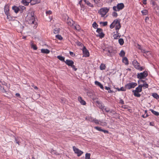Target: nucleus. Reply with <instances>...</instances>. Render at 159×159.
Segmentation results:
<instances>
[{"label": "nucleus", "instance_id": "1", "mask_svg": "<svg viewBox=\"0 0 159 159\" xmlns=\"http://www.w3.org/2000/svg\"><path fill=\"white\" fill-rule=\"evenodd\" d=\"M26 19L28 23L32 25V26L35 28H36V22H35V18L34 15V12L32 11L29 12L26 17Z\"/></svg>", "mask_w": 159, "mask_h": 159}, {"label": "nucleus", "instance_id": "2", "mask_svg": "<svg viewBox=\"0 0 159 159\" xmlns=\"http://www.w3.org/2000/svg\"><path fill=\"white\" fill-rule=\"evenodd\" d=\"M103 52L107 54L109 57L111 56V53L113 52V48L111 46H108L105 48L104 49H103Z\"/></svg>", "mask_w": 159, "mask_h": 159}, {"label": "nucleus", "instance_id": "3", "mask_svg": "<svg viewBox=\"0 0 159 159\" xmlns=\"http://www.w3.org/2000/svg\"><path fill=\"white\" fill-rule=\"evenodd\" d=\"M124 7V5L123 3H118L116 6H114L113 7V10L115 11H119L122 10Z\"/></svg>", "mask_w": 159, "mask_h": 159}, {"label": "nucleus", "instance_id": "4", "mask_svg": "<svg viewBox=\"0 0 159 159\" xmlns=\"http://www.w3.org/2000/svg\"><path fill=\"white\" fill-rule=\"evenodd\" d=\"M109 9L107 7L101 8L98 11V12L101 15L102 17H104L108 11Z\"/></svg>", "mask_w": 159, "mask_h": 159}, {"label": "nucleus", "instance_id": "5", "mask_svg": "<svg viewBox=\"0 0 159 159\" xmlns=\"http://www.w3.org/2000/svg\"><path fill=\"white\" fill-rule=\"evenodd\" d=\"M148 74L147 71H144L143 72L138 73L137 78L140 79H143L148 76Z\"/></svg>", "mask_w": 159, "mask_h": 159}, {"label": "nucleus", "instance_id": "6", "mask_svg": "<svg viewBox=\"0 0 159 159\" xmlns=\"http://www.w3.org/2000/svg\"><path fill=\"white\" fill-rule=\"evenodd\" d=\"M133 63L134 66L135 68L140 71H141L144 69V68L142 66H139V64L136 61H134Z\"/></svg>", "mask_w": 159, "mask_h": 159}, {"label": "nucleus", "instance_id": "7", "mask_svg": "<svg viewBox=\"0 0 159 159\" xmlns=\"http://www.w3.org/2000/svg\"><path fill=\"white\" fill-rule=\"evenodd\" d=\"M137 85V84L134 82L129 83L125 86V88L127 89H131L134 88Z\"/></svg>", "mask_w": 159, "mask_h": 159}, {"label": "nucleus", "instance_id": "8", "mask_svg": "<svg viewBox=\"0 0 159 159\" xmlns=\"http://www.w3.org/2000/svg\"><path fill=\"white\" fill-rule=\"evenodd\" d=\"M73 148L75 153L77 154L78 157L80 156L83 153L82 151L79 150L75 146H73Z\"/></svg>", "mask_w": 159, "mask_h": 159}, {"label": "nucleus", "instance_id": "9", "mask_svg": "<svg viewBox=\"0 0 159 159\" xmlns=\"http://www.w3.org/2000/svg\"><path fill=\"white\" fill-rule=\"evenodd\" d=\"M97 32L98 33L96 35L97 36L101 38L104 37V34L102 33V29L98 28L97 30Z\"/></svg>", "mask_w": 159, "mask_h": 159}, {"label": "nucleus", "instance_id": "10", "mask_svg": "<svg viewBox=\"0 0 159 159\" xmlns=\"http://www.w3.org/2000/svg\"><path fill=\"white\" fill-rule=\"evenodd\" d=\"M66 19H67L66 21L67 24L70 26H73L74 24V21L70 18L68 16H66Z\"/></svg>", "mask_w": 159, "mask_h": 159}, {"label": "nucleus", "instance_id": "11", "mask_svg": "<svg viewBox=\"0 0 159 159\" xmlns=\"http://www.w3.org/2000/svg\"><path fill=\"white\" fill-rule=\"evenodd\" d=\"M114 21H116L115 23L116 29V30H118L121 27L120 21L117 20H115Z\"/></svg>", "mask_w": 159, "mask_h": 159}, {"label": "nucleus", "instance_id": "12", "mask_svg": "<svg viewBox=\"0 0 159 159\" xmlns=\"http://www.w3.org/2000/svg\"><path fill=\"white\" fill-rule=\"evenodd\" d=\"M82 50L84 56L85 57H88L89 56V52L84 46Z\"/></svg>", "mask_w": 159, "mask_h": 159}, {"label": "nucleus", "instance_id": "13", "mask_svg": "<svg viewBox=\"0 0 159 159\" xmlns=\"http://www.w3.org/2000/svg\"><path fill=\"white\" fill-rule=\"evenodd\" d=\"M65 62L68 66H72L74 63V62L71 60H66L65 61Z\"/></svg>", "mask_w": 159, "mask_h": 159}, {"label": "nucleus", "instance_id": "14", "mask_svg": "<svg viewBox=\"0 0 159 159\" xmlns=\"http://www.w3.org/2000/svg\"><path fill=\"white\" fill-rule=\"evenodd\" d=\"M9 7L8 5H6L4 7V12L6 15L9 14Z\"/></svg>", "mask_w": 159, "mask_h": 159}, {"label": "nucleus", "instance_id": "15", "mask_svg": "<svg viewBox=\"0 0 159 159\" xmlns=\"http://www.w3.org/2000/svg\"><path fill=\"white\" fill-rule=\"evenodd\" d=\"M142 90V86L141 85H139L137 88H136L135 90H133V92H136L137 93H139L141 92Z\"/></svg>", "mask_w": 159, "mask_h": 159}, {"label": "nucleus", "instance_id": "16", "mask_svg": "<svg viewBox=\"0 0 159 159\" xmlns=\"http://www.w3.org/2000/svg\"><path fill=\"white\" fill-rule=\"evenodd\" d=\"M78 100L80 103L83 105H85L86 104L85 102L83 100L82 98L80 97H79L78 98Z\"/></svg>", "mask_w": 159, "mask_h": 159}, {"label": "nucleus", "instance_id": "17", "mask_svg": "<svg viewBox=\"0 0 159 159\" xmlns=\"http://www.w3.org/2000/svg\"><path fill=\"white\" fill-rule=\"evenodd\" d=\"M30 45L31 46V48H33L34 50H36L37 49V48L36 46L34 44L33 41H31L30 43Z\"/></svg>", "mask_w": 159, "mask_h": 159}, {"label": "nucleus", "instance_id": "18", "mask_svg": "<svg viewBox=\"0 0 159 159\" xmlns=\"http://www.w3.org/2000/svg\"><path fill=\"white\" fill-rule=\"evenodd\" d=\"M41 51L43 53L48 54L50 52V51L47 49H42Z\"/></svg>", "mask_w": 159, "mask_h": 159}, {"label": "nucleus", "instance_id": "19", "mask_svg": "<svg viewBox=\"0 0 159 159\" xmlns=\"http://www.w3.org/2000/svg\"><path fill=\"white\" fill-rule=\"evenodd\" d=\"M92 121L94 122L95 123L98 124H100L102 125H104L105 124L104 123H103L102 124H100V122L98 120L96 119H94L93 120H92Z\"/></svg>", "mask_w": 159, "mask_h": 159}, {"label": "nucleus", "instance_id": "20", "mask_svg": "<svg viewBox=\"0 0 159 159\" xmlns=\"http://www.w3.org/2000/svg\"><path fill=\"white\" fill-rule=\"evenodd\" d=\"M22 2L25 5H28L30 2L32 3V0H22Z\"/></svg>", "mask_w": 159, "mask_h": 159}, {"label": "nucleus", "instance_id": "21", "mask_svg": "<svg viewBox=\"0 0 159 159\" xmlns=\"http://www.w3.org/2000/svg\"><path fill=\"white\" fill-rule=\"evenodd\" d=\"M96 102L98 104V106L100 108H103L104 106L101 102L98 101H97Z\"/></svg>", "mask_w": 159, "mask_h": 159}, {"label": "nucleus", "instance_id": "22", "mask_svg": "<svg viewBox=\"0 0 159 159\" xmlns=\"http://www.w3.org/2000/svg\"><path fill=\"white\" fill-rule=\"evenodd\" d=\"M122 61L126 65H127L129 64L128 60L126 57H124L123 58Z\"/></svg>", "mask_w": 159, "mask_h": 159}, {"label": "nucleus", "instance_id": "23", "mask_svg": "<svg viewBox=\"0 0 159 159\" xmlns=\"http://www.w3.org/2000/svg\"><path fill=\"white\" fill-rule=\"evenodd\" d=\"M95 84L96 85L99 86L101 89H103V85L99 82L97 81L95 82Z\"/></svg>", "mask_w": 159, "mask_h": 159}, {"label": "nucleus", "instance_id": "24", "mask_svg": "<svg viewBox=\"0 0 159 159\" xmlns=\"http://www.w3.org/2000/svg\"><path fill=\"white\" fill-rule=\"evenodd\" d=\"M83 1H84V2H85V3H86L89 6L93 7V5L91 3L88 1H87V0H83Z\"/></svg>", "mask_w": 159, "mask_h": 159}, {"label": "nucleus", "instance_id": "25", "mask_svg": "<svg viewBox=\"0 0 159 159\" xmlns=\"http://www.w3.org/2000/svg\"><path fill=\"white\" fill-rule=\"evenodd\" d=\"M12 8V9L16 13H17V12H18L19 11V8L16 6H14Z\"/></svg>", "mask_w": 159, "mask_h": 159}, {"label": "nucleus", "instance_id": "26", "mask_svg": "<svg viewBox=\"0 0 159 159\" xmlns=\"http://www.w3.org/2000/svg\"><path fill=\"white\" fill-rule=\"evenodd\" d=\"M40 0H32V4L34 5L40 2Z\"/></svg>", "mask_w": 159, "mask_h": 159}, {"label": "nucleus", "instance_id": "27", "mask_svg": "<svg viewBox=\"0 0 159 159\" xmlns=\"http://www.w3.org/2000/svg\"><path fill=\"white\" fill-rule=\"evenodd\" d=\"M106 66L104 64H101L100 66V69L101 70H104L105 69Z\"/></svg>", "mask_w": 159, "mask_h": 159}, {"label": "nucleus", "instance_id": "28", "mask_svg": "<svg viewBox=\"0 0 159 159\" xmlns=\"http://www.w3.org/2000/svg\"><path fill=\"white\" fill-rule=\"evenodd\" d=\"M150 110L155 115L158 116L159 115V113L158 112L154 111L152 109H150Z\"/></svg>", "mask_w": 159, "mask_h": 159}, {"label": "nucleus", "instance_id": "29", "mask_svg": "<svg viewBox=\"0 0 159 159\" xmlns=\"http://www.w3.org/2000/svg\"><path fill=\"white\" fill-rule=\"evenodd\" d=\"M57 58L60 60L65 62V58L60 56H58L57 57Z\"/></svg>", "mask_w": 159, "mask_h": 159}, {"label": "nucleus", "instance_id": "30", "mask_svg": "<svg viewBox=\"0 0 159 159\" xmlns=\"http://www.w3.org/2000/svg\"><path fill=\"white\" fill-rule=\"evenodd\" d=\"M73 28L77 30H79L80 29V27L79 25H73Z\"/></svg>", "mask_w": 159, "mask_h": 159}, {"label": "nucleus", "instance_id": "31", "mask_svg": "<svg viewBox=\"0 0 159 159\" xmlns=\"http://www.w3.org/2000/svg\"><path fill=\"white\" fill-rule=\"evenodd\" d=\"M125 52L123 50H121L119 54V55L121 57H123L125 55Z\"/></svg>", "mask_w": 159, "mask_h": 159}, {"label": "nucleus", "instance_id": "32", "mask_svg": "<svg viewBox=\"0 0 159 159\" xmlns=\"http://www.w3.org/2000/svg\"><path fill=\"white\" fill-rule=\"evenodd\" d=\"M118 41L119 44L121 45H123L124 43V40L122 39H120L118 40Z\"/></svg>", "mask_w": 159, "mask_h": 159}, {"label": "nucleus", "instance_id": "33", "mask_svg": "<svg viewBox=\"0 0 159 159\" xmlns=\"http://www.w3.org/2000/svg\"><path fill=\"white\" fill-rule=\"evenodd\" d=\"M143 53H144L145 55H146L147 56H149L151 55V52H150L149 51H146L145 50L143 52Z\"/></svg>", "mask_w": 159, "mask_h": 159}, {"label": "nucleus", "instance_id": "34", "mask_svg": "<svg viewBox=\"0 0 159 159\" xmlns=\"http://www.w3.org/2000/svg\"><path fill=\"white\" fill-rule=\"evenodd\" d=\"M60 31V29L58 28H56L54 29V33L55 34H57Z\"/></svg>", "mask_w": 159, "mask_h": 159}, {"label": "nucleus", "instance_id": "35", "mask_svg": "<svg viewBox=\"0 0 159 159\" xmlns=\"http://www.w3.org/2000/svg\"><path fill=\"white\" fill-rule=\"evenodd\" d=\"M152 96L153 97L157 99H158L159 98L158 95L156 93H153L152 94Z\"/></svg>", "mask_w": 159, "mask_h": 159}, {"label": "nucleus", "instance_id": "36", "mask_svg": "<svg viewBox=\"0 0 159 159\" xmlns=\"http://www.w3.org/2000/svg\"><path fill=\"white\" fill-rule=\"evenodd\" d=\"M90 154L89 153H86L85 154V159H90Z\"/></svg>", "mask_w": 159, "mask_h": 159}, {"label": "nucleus", "instance_id": "37", "mask_svg": "<svg viewBox=\"0 0 159 159\" xmlns=\"http://www.w3.org/2000/svg\"><path fill=\"white\" fill-rule=\"evenodd\" d=\"M56 37L57 38L60 40H61L63 39V38L61 37V35H57L56 36Z\"/></svg>", "mask_w": 159, "mask_h": 159}, {"label": "nucleus", "instance_id": "38", "mask_svg": "<svg viewBox=\"0 0 159 159\" xmlns=\"http://www.w3.org/2000/svg\"><path fill=\"white\" fill-rule=\"evenodd\" d=\"M113 37H114V39H117L118 38L120 37V36H119V35L118 34H114L113 35Z\"/></svg>", "mask_w": 159, "mask_h": 159}, {"label": "nucleus", "instance_id": "39", "mask_svg": "<svg viewBox=\"0 0 159 159\" xmlns=\"http://www.w3.org/2000/svg\"><path fill=\"white\" fill-rule=\"evenodd\" d=\"M141 12L143 15H146L148 13V11L146 10H144L141 11Z\"/></svg>", "mask_w": 159, "mask_h": 159}, {"label": "nucleus", "instance_id": "40", "mask_svg": "<svg viewBox=\"0 0 159 159\" xmlns=\"http://www.w3.org/2000/svg\"><path fill=\"white\" fill-rule=\"evenodd\" d=\"M137 48H138L139 49H140V50H141V52L143 53V52L144 51V49H142V47H141V46L139 45V44H138V47H137Z\"/></svg>", "mask_w": 159, "mask_h": 159}, {"label": "nucleus", "instance_id": "41", "mask_svg": "<svg viewBox=\"0 0 159 159\" xmlns=\"http://www.w3.org/2000/svg\"><path fill=\"white\" fill-rule=\"evenodd\" d=\"M0 92H1L3 93H5L4 94V95L5 96H6V91L4 89V88L3 87L2 89H1V90L0 91Z\"/></svg>", "mask_w": 159, "mask_h": 159}, {"label": "nucleus", "instance_id": "42", "mask_svg": "<svg viewBox=\"0 0 159 159\" xmlns=\"http://www.w3.org/2000/svg\"><path fill=\"white\" fill-rule=\"evenodd\" d=\"M116 21H114L111 24V25H110V28L111 29H112V28H113L114 27H115V22Z\"/></svg>", "mask_w": 159, "mask_h": 159}, {"label": "nucleus", "instance_id": "43", "mask_svg": "<svg viewBox=\"0 0 159 159\" xmlns=\"http://www.w3.org/2000/svg\"><path fill=\"white\" fill-rule=\"evenodd\" d=\"M94 128L95 129H97V130H98L99 131H102V129H101V127H100L95 126Z\"/></svg>", "mask_w": 159, "mask_h": 159}, {"label": "nucleus", "instance_id": "44", "mask_svg": "<svg viewBox=\"0 0 159 159\" xmlns=\"http://www.w3.org/2000/svg\"><path fill=\"white\" fill-rule=\"evenodd\" d=\"M134 95L137 97H140V94L139 93H137L136 92H134Z\"/></svg>", "mask_w": 159, "mask_h": 159}, {"label": "nucleus", "instance_id": "45", "mask_svg": "<svg viewBox=\"0 0 159 159\" xmlns=\"http://www.w3.org/2000/svg\"><path fill=\"white\" fill-rule=\"evenodd\" d=\"M75 43L78 46H82L83 45V44H82V43L78 41H77L75 42Z\"/></svg>", "mask_w": 159, "mask_h": 159}, {"label": "nucleus", "instance_id": "46", "mask_svg": "<svg viewBox=\"0 0 159 159\" xmlns=\"http://www.w3.org/2000/svg\"><path fill=\"white\" fill-rule=\"evenodd\" d=\"M100 24H102L103 26H106L107 25V21L104 22H101Z\"/></svg>", "mask_w": 159, "mask_h": 159}, {"label": "nucleus", "instance_id": "47", "mask_svg": "<svg viewBox=\"0 0 159 159\" xmlns=\"http://www.w3.org/2000/svg\"><path fill=\"white\" fill-rule=\"evenodd\" d=\"M98 26V25L95 22H94L93 24V26L94 28H96Z\"/></svg>", "mask_w": 159, "mask_h": 159}, {"label": "nucleus", "instance_id": "48", "mask_svg": "<svg viewBox=\"0 0 159 159\" xmlns=\"http://www.w3.org/2000/svg\"><path fill=\"white\" fill-rule=\"evenodd\" d=\"M125 88H124L123 87H121L120 89H118V91H125L126 90Z\"/></svg>", "mask_w": 159, "mask_h": 159}, {"label": "nucleus", "instance_id": "49", "mask_svg": "<svg viewBox=\"0 0 159 159\" xmlns=\"http://www.w3.org/2000/svg\"><path fill=\"white\" fill-rule=\"evenodd\" d=\"M142 87H144L146 88L148 87V84L147 83H144L142 85H141Z\"/></svg>", "mask_w": 159, "mask_h": 159}, {"label": "nucleus", "instance_id": "50", "mask_svg": "<svg viewBox=\"0 0 159 159\" xmlns=\"http://www.w3.org/2000/svg\"><path fill=\"white\" fill-rule=\"evenodd\" d=\"M7 16V18L9 20H11V16H10L9 14H8L7 15H6Z\"/></svg>", "mask_w": 159, "mask_h": 159}, {"label": "nucleus", "instance_id": "51", "mask_svg": "<svg viewBox=\"0 0 159 159\" xmlns=\"http://www.w3.org/2000/svg\"><path fill=\"white\" fill-rule=\"evenodd\" d=\"M112 16H113L116 17L117 16V14L116 12H114L112 13Z\"/></svg>", "mask_w": 159, "mask_h": 159}, {"label": "nucleus", "instance_id": "52", "mask_svg": "<svg viewBox=\"0 0 159 159\" xmlns=\"http://www.w3.org/2000/svg\"><path fill=\"white\" fill-rule=\"evenodd\" d=\"M71 67L74 69L75 71H76L77 70V68L75 67V66L74 65V64L71 66Z\"/></svg>", "mask_w": 159, "mask_h": 159}, {"label": "nucleus", "instance_id": "53", "mask_svg": "<svg viewBox=\"0 0 159 159\" xmlns=\"http://www.w3.org/2000/svg\"><path fill=\"white\" fill-rule=\"evenodd\" d=\"M52 13V12L51 11H46V13L47 14L50 15Z\"/></svg>", "mask_w": 159, "mask_h": 159}, {"label": "nucleus", "instance_id": "54", "mask_svg": "<svg viewBox=\"0 0 159 159\" xmlns=\"http://www.w3.org/2000/svg\"><path fill=\"white\" fill-rule=\"evenodd\" d=\"M70 55L71 56H74L75 55V54L73 52H70Z\"/></svg>", "mask_w": 159, "mask_h": 159}, {"label": "nucleus", "instance_id": "55", "mask_svg": "<svg viewBox=\"0 0 159 159\" xmlns=\"http://www.w3.org/2000/svg\"><path fill=\"white\" fill-rule=\"evenodd\" d=\"M105 110L107 112H109L110 111V110L107 108H105Z\"/></svg>", "mask_w": 159, "mask_h": 159}, {"label": "nucleus", "instance_id": "56", "mask_svg": "<svg viewBox=\"0 0 159 159\" xmlns=\"http://www.w3.org/2000/svg\"><path fill=\"white\" fill-rule=\"evenodd\" d=\"M138 82L139 83H140V82H142L143 83H144L145 82V80H142L141 79H140V80H139L138 81Z\"/></svg>", "mask_w": 159, "mask_h": 159}, {"label": "nucleus", "instance_id": "57", "mask_svg": "<svg viewBox=\"0 0 159 159\" xmlns=\"http://www.w3.org/2000/svg\"><path fill=\"white\" fill-rule=\"evenodd\" d=\"M102 131L104 132L105 133H108V131L106 130H104L102 129Z\"/></svg>", "mask_w": 159, "mask_h": 159}, {"label": "nucleus", "instance_id": "58", "mask_svg": "<svg viewBox=\"0 0 159 159\" xmlns=\"http://www.w3.org/2000/svg\"><path fill=\"white\" fill-rule=\"evenodd\" d=\"M108 92L109 93H112L113 92V91H112V90H111V89L110 88L109 89V90H108Z\"/></svg>", "mask_w": 159, "mask_h": 159}, {"label": "nucleus", "instance_id": "59", "mask_svg": "<svg viewBox=\"0 0 159 159\" xmlns=\"http://www.w3.org/2000/svg\"><path fill=\"white\" fill-rule=\"evenodd\" d=\"M82 1H83V0H81L79 2V3L80 4V6H81V2H82Z\"/></svg>", "mask_w": 159, "mask_h": 159}, {"label": "nucleus", "instance_id": "60", "mask_svg": "<svg viewBox=\"0 0 159 159\" xmlns=\"http://www.w3.org/2000/svg\"><path fill=\"white\" fill-rule=\"evenodd\" d=\"M33 87L34 88L36 89H38V88L37 86H34L33 85Z\"/></svg>", "mask_w": 159, "mask_h": 159}, {"label": "nucleus", "instance_id": "61", "mask_svg": "<svg viewBox=\"0 0 159 159\" xmlns=\"http://www.w3.org/2000/svg\"><path fill=\"white\" fill-rule=\"evenodd\" d=\"M105 88L106 89L109 90V89L110 88L109 87H105Z\"/></svg>", "mask_w": 159, "mask_h": 159}, {"label": "nucleus", "instance_id": "62", "mask_svg": "<svg viewBox=\"0 0 159 159\" xmlns=\"http://www.w3.org/2000/svg\"><path fill=\"white\" fill-rule=\"evenodd\" d=\"M149 19V18L148 17H146V18H145V21H146L147 20H148Z\"/></svg>", "mask_w": 159, "mask_h": 159}, {"label": "nucleus", "instance_id": "63", "mask_svg": "<svg viewBox=\"0 0 159 159\" xmlns=\"http://www.w3.org/2000/svg\"><path fill=\"white\" fill-rule=\"evenodd\" d=\"M146 0H144L143 2V3L144 4H146Z\"/></svg>", "mask_w": 159, "mask_h": 159}, {"label": "nucleus", "instance_id": "64", "mask_svg": "<svg viewBox=\"0 0 159 159\" xmlns=\"http://www.w3.org/2000/svg\"><path fill=\"white\" fill-rule=\"evenodd\" d=\"M16 96H20V94H19V93H16Z\"/></svg>", "mask_w": 159, "mask_h": 159}]
</instances>
